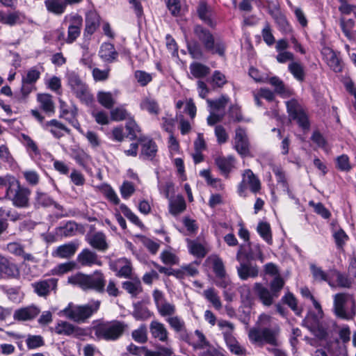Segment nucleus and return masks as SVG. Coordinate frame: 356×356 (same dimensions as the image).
Instances as JSON below:
<instances>
[{
	"label": "nucleus",
	"mask_w": 356,
	"mask_h": 356,
	"mask_svg": "<svg viewBox=\"0 0 356 356\" xmlns=\"http://www.w3.org/2000/svg\"><path fill=\"white\" fill-rule=\"evenodd\" d=\"M170 327L177 334L181 335L186 334L187 332L186 325L184 320L179 316L174 315L165 318Z\"/></svg>",
	"instance_id": "nucleus-30"
},
{
	"label": "nucleus",
	"mask_w": 356,
	"mask_h": 356,
	"mask_svg": "<svg viewBox=\"0 0 356 356\" xmlns=\"http://www.w3.org/2000/svg\"><path fill=\"white\" fill-rule=\"evenodd\" d=\"M44 5L49 13L58 15L63 14L67 7V4L63 0H45Z\"/></svg>",
	"instance_id": "nucleus-38"
},
{
	"label": "nucleus",
	"mask_w": 356,
	"mask_h": 356,
	"mask_svg": "<svg viewBox=\"0 0 356 356\" xmlns=\"http://www.w3.org/2000/svg\"><path fill=\"white\" fill-rule=\"evenodd\" d=\"M24 16L19 11H15L6 14L0 10V23L10 26H13L17 24L23 22Z\"/></svg>",
	"instance_id": "nucleus-29"
},
{
	"label": "nucleus",
	"mask_w": 356,
	"mask_h": 356,
	"mask_svg": "<svg viewBox=\"0 0 356 356\" xmlns=\"http://www.w3.org/2000/svg\"><path fill=\"white\" fill-rule=\"evenodd\" d=\"M138 140L142 145L140 156L144 159L152 160L157 152V146L155 142L145 137H140Z\"/></svg>",
	"instance_id": "nucleus-27"
},
{
	"label": "nucleus",
	"mask_w": 356,
	"mask_h": 356,
	"mask_svg": "<svg viewBox=\"0 0 356 356\" xmlns=\"http://www.w3.org/2000/svg\"><path fill=\"white\" fill-rule=\"evenodd\" d=\"M152 312L146 307L141 305L136 306L132 316L137 321H145L152 316Z\"/></svg>",
	"instance_id": "nucleus-61"
},
{
	"label": "nucleus",
	"mask_w": 356,
	"mask_h": 356,
	"mask_svg": "<svg viewBox=\"0 0 356 356\" xmlns=\"http://www.w3.org/2000/svg\"><path fill=\"white\" fill-rule=\"evenodd\" d=\"M187 49L189 54L193 59L202 60L204 58V48L197 40H192L187 42Z\"/></svg>",
	"instance_id": "nucleus-43"
},
{
	"label": "nucleus",
	"mask_w": 356,
	"mask_h": 356,
	"mask_svg": "<svg viewBox=\"0 0 356 356\" xmlns=\"http://www.w3.org/2000/svg\"><path fill=\"white\" fill-rule=\"evenodd\" d=\"M127 328L128 325L124 321L113 320L94 322L91 329L97 339L113 341L119 339Z\"/></svg>",
	"instance_id": "nucleus-2"
},
{
	"label": "nucleus",
	"mask_w": 356,
	"mask_h": 356,
	"mask_svg": "<svg viewBox=\"0 0 356 356\" xmlns=\"http://www.w3.org/2000/svg\"><path fill=\"white\" fill-rule=\"evenodd\" d=\"M127 350L131 356H165L170 353V349L161 348V345L156 346V350H152L146 346L140 347L134 343L129 345Z\"/></svg>",
	"instance_id": "nucleus-11"
},
{
	"label": "nucleus",
	"mask_w": 356,
	"mask_h": 356,
	"mask_svg": "<svg viewBox=\"0 0 356 356\" xmlns=\"http://www.w3.org/2000/svg\"><path fill=\"white\" fill-rule=\"evenodd\" d=\"M257 231L259 236L269 245L273 243L270 225L267 222H259Z\"/></svg>",
	"instance_id": "nucleus-48"
},
{
	"label": "nucleus",
	"mask_w": 356,
	"mask_h": 356,
	"mask_svg": "<svg viewBox=\"0 0 356 356\" xmlns=\"http://www.w3.org/2000/svg\"><path fill=\"white\" fill-rule=\"evenodd\" d=\"M26 343L29 350L36 349L44 345V341L40 335L29 334L26 339Z\"/></svg>",
	"instance_id": "nucleus-58"
},
{
	"label": "nucleus",
	"mask_w": 356,
	"mask_h": 356,
	"mask_svg": "<svg viewBox=\"0 0 356 356\" xmlns=\"http://www.w3.org/2000/svg\"><path fill=\"white\" fill-rule=\"evenodd\" d=\"M215 163L222 174L227 176L234 168V159L232 156H218L216 159Z\"/></svg>",
	"instance_id": "nucleus-37"
},
{
	"label": "nucleus",
	"mask_w": 356,
	"mask_h": 356,
	"mask_svg": "<svg viewBox=\"0 0 356 356\" xmlns=\"http://www.w3.org/2000/svg\"><path fill=\"white\" fill-rule=\"evenodd\" d=\"M88 243L92 248L102 252H106L108 248L106 236L102 232H97L93 234L88 238Z\"/></svg>",
	"instance_id": "nucleus-28"
},
{
	"label": "nucleus",
	"mask_w": 356,
	"mask_h": 356,
	"mask_svg": "<svg viewBox=\"0 0 356 356\" xmlns=\"http://www.w3.org/2000/svg\"><path fill=\"white\" fill-rule=\"evenodd\" d=\"M76 262L83 267L102 266L101 257L88 248L83 249L76 257Z\"/></svg>",
	"instance_id": "nucleus-12"
},
{
	"label": "nucleus",
	"mask_w": 356,
	"mask_h": 356,
	"mask_svg": "<svg viewBox=\"0 0 356 356\" xmlns=\"http://www.w3.org/2000/svg\"><path fill=\"white\" fill-rule=\"evenodd\" d=\"M289 72L298 81L302 82L305 79V72L303 65L297 61H292L288 65Z\"/></svg>",
	"instance_id": "nucleus-41"
},
{
	"label": "nucleus",
	"mask_w": 356,
	"mask_h": 356,
	"mask_svg": "<svg viewBox=\"0 0 356 356\" xmlns=\"http://www.w3.org/2000/svg\"><path fill=\"white\" fill-rule=\"evenodd\" d=\"M332 275L336 277L337 284L341 288H350L353 281L348 277V276L344 273H341L339 271H332Z\"/></svg>",
	"instance_id": "nucleus-63"
},
{
	"label": "nucleus",
	"mask_w": 356,
	"mask_h": 356,
	"mask_svg": "<svg viewBox=\"0 0 356 356\" xmlns=\"http://www.w3.org/2000/svg\"><path fill=\"white\" fill-rule=\"evenodd\" d=\"M42 113H32V115L38 122L42 124L44 128L51 132L54 137L59 138L64 135V132H70V130L63 124L56 120H51L44 122Z\"/></svg>",
	"instance_id": "nucleus-10"
},
{
	"label": "nucleus",
	"mask_w": 356,
	"mask_h": 356,
	"mask_svg": "<svg viewBox=\"0 0 356 356\" xmlns=\"http://www.w3.org/2000/svg\"><path fill=\"white\" fill-rule=\"evenodd\" d=\"M322 54L327 65L333 72L339 73L343 71V63L339 56V52L335 51L330 47H325L322 51Z\"/></svg>",
	"instance_id": "nucleus-15"
},
{
	"label": "nucleus",
	"mask_w": 356,
	"mask_h": 356,
	"mask_svg": "<svg viewBox=\"0 0 356 356\" xmlns=\"http://www.w3.org/2000/svg\"><path fill=\"white\" fill-rule=\"evenodd\" d=\"M68 282L84 291H93L98 293L105 292L106 279L104 273L96 270L92 273H77L68 277Z\"/></svg>",
	"instance_id": "nucleus-1"
},
{
	"label": "nucleus",
	"mask_w": 356,
	"mask_h": 356,
	"mask_svg": "<svg viewBox=\"0 0 356 356\" xmlns=\"http://www.w3.org/2000/svg\"><path fill=\"white\" fill-rule=\"evenodd\" d=\"M41 309L35 305H31L16 309L13 313V318L17 321H27L34 319L39 315Z\"/></svg>",
	"instance_id": "nucleus-18"
},
{
	"label": "nucleus",
	"mask_w": 356,
	"mask_h": 356,
	"mask_svg": "<svg viewBox=\"0 0 356 356\" xmlns=\"http://www.w3.org/2000/svg\"><path fill=\"white\" fill-rule=\"evenodd\" d=\"M75 96L80 100V102L88 107H92L95 103V98L88 85L81 90L76 92Z\"/></svg>",
	"instance_id": "nucleus-44"
},
{
	"label": "nucleus",
	"mask_w": 356,
	"mask_h": 356,
	"mask_svg": "<svg viewBox=\"0 0 356 356\" xmlns=\"http://www.w3.org/2000/svg\"><path fill=\"white\" fill-rule=\"evenodd\" d=\"M191 74L196 79L206 77L210 73V68L200 63L193 62L189 66Z\"/></svg>",
	"instance_id": "nucleus-40"
},
{
	"label": "nucleus",
	"mask_w": 356,
	"mask_h": 356,
	"mask_svg": "<svg viewBox=\"0 0 356 356\" xmlns=\"http://www.w3.org/2000/svg\"><path fill=\"white\" fill-rule=\"evenodd\" d=\"M225 341L228 349L232 353L238 356L245 355L246 352L245 348L240 345L239 342L234 335L225 339Z\"/></svg>",
	"instance_id": "nucleus-45"
},
{
	"label": "nucleus",
	"mask_w": 356,
	"mask_h": 356,
	"mask_svg": "<svg viewBox=\"0 0 356 356\" xmlns=\"http://www.w3.org/2000/svg\"><path fill=\"white\" fill-rule=\"evenodd\" d=\"M198 17L202 20L206 24L210 27H214L215 24L211 18L209 10L204 3H201L197 9Z\"/></svg>",
	"instance_id": "nucleus-54"
},
{
	"label": "nucleus",
	"mask_w": 356,
	"mask_h": 356,
	"mask_svg": "<svg viewBox=\"0 0 356 356\" xmlns=\"http://www.w3.org/2000/svg\"><path fill=\"white\" fill-rule=\"evenodd\" d=\"M228 102V97L224 95H221L219 98L207 100L209 106L213 110L224 109L227 106Z\"/></svg>",
	"instance_id": "nucleus-60"
},
{
	"label": "nucleus",
	"mask_w": 356,
	"mask_h": 356,
	"mask_svg": "<svg viewBox=\"0 0 356 356\" xmlns=\"http://www.w3.org/2000/svg\"><path fill=\"white\" fill-rule=\"evenodd\" d=\"M246 259L249 261L251 260L259 259L261 262L263 261V254L259 244L252 245L249 243V250L246 252H243Z\"/></svg>",
	"instance_id": "nucleus-52"
},
{
	"label": "nucleus",
	"mask_w": 356,
	"mask_h": 356,
	"mask_svg": "<svg viewBox=\"0 0 356 356\" xmlns=\"http://www.w3.org/2000/svg\"><path fill=\"white\" fill-rule=\"evenodd\" d=\"M193 33L206 52L220 57L225 55V42L220 38L216 39L209 29L197 24L193 28Z\"/></svg>",
	"instance_id": "nucleus-4"
},
{
	"label": "nucleus",
	"mask_w": 356,
	"mask_h": 356,
	"mask_svg": "<svg viewBox=\"0 0 356 356\" xmlns=\"http://www.w3.org/2000/svg\"><path fill=\"white\" fill-rule=\"evenodd\" d=\"M54 330L58 334L70 336L78 334L81 330L69 322L60 321L57 323Z\"/></svg>",
	"instance_id": "nucleus-31"
},
{
	"label": "nucleus",
	"mask_w": 356,
	"mask_h": 356,
	"mask_svg": "<svg viewBox=\"0 0 356 356\" xmlns=\"http://www.w3.org/2000/svg\"><path fill=\"white\" fill-rule=\"evenodd\" d=\"M19 275L20 272L17 265L0 254V280L19 278Z\"/></svg>",
	"instance_id": "nucleus-14"
},
{
	"label": "nucleus",
	"mask_w": 356,
	"mask_h": 356,
	"mask_svg": "<svg viewBox=\"0 0 356 356\" xmlns=\"http://www.w3.org/2000/svg\"><path fill=\"white\" fill-rule=\"evenodd\" d=\"M290 122H296L303 130H308L310 127L309 118L306 113H289Z\"/></svg>",
	"instance_id": "nucleus-39"
},
{
	"label": "nucleus",
	"mask_w": 356,
	"mask_h": 356,
	"mask_svg": "<svg viewBox=\"0 0 356 356\" xmlns=\"http://www.w3.org/2000/svg\"><path fill=\"white\" fill-rule=\"evenodd\" d=\"M204 298L209 301L215 309L219 310L222 308V303L216 290L213 288H209L203 292Z\"/></svg>",
	"instance_id": "nucleus-56"
},
{
	"label": "nucleus",
	"mask_w": 356,
	"mask_h": 356,
	"mask_svg": "<svg viewBox=\"0 0 356 356\" xmlns=\"http://www.w3.org/2000/svg\"><path fill=\"white\" fill-rule=\"evenodd\" d=\"M125 127L131 140L138 139L141 137L140 136L141 131L140 128L134 120L129 118L126 122Z\"/></svg>",
	"instance_id": "nucleus-55"
},
{
	"label": "nucleus",
	"mask_w": 356,
	"mask_h": 356,
	"mask_svg": "<svg viewBox=\"0 0 356 356\" xmlns=\"http://www.w3.org/2000/svg\"><path fill=\"white\" fill-rule=\"evenodd\" d=\"M122 288L127 291L132 297H136L143 291L140 281H126L122 283Z\"/></svg>",
	"instance_id": "nucleus-51"
},
{
	"label": "nucleus",
	"mask_w": 356,
	"mask_h": 356,
	"mask_svg": "<svg viewBox=\"0 0 356 356\" xmlns=\"http://www.w3.org/2000/svg\"><path fill=\"white\" fill-rule=\"evenodd\" d=\"M119 53L111 42H103L101 44L99 56L104 62L112 63L118 60Z\"/></svg>",
	"instance_id": "nucleus-24"
},
{
	"label": "nucleus",
	"mask_w": 356,
	"mask_h": 356,
	"mask_svg": "<svg viewBox=\"0 0 356 356\" xmlns=\"http://www.w3.org/2000/svg\"><path fill=\"white\" fill-rule=\"evenodd\" d=\"M218 325L222 332L224 340L233 336L234 330V325L233 323L225 320H220L218 322Z\"/></svg>",
	"instance_id": "nucleus-64"
},
{
	"label": "nucleus",
	"mask_w": 356,
	"mask_h": 356,
	"mask_svg": "<svg viewBox=\"0 0 356 356\" xmlns=\"http://www.w3.org/2000/svg\"><path fill=\"white\" fill-rule=\"evenodd\" d=\"M243 253V248L241 246L236 254V259L240 261V264L236 267L237 273L240 279L246 280L248 278H254L258 276L259 269L254 265H252L248 262H243L241 261V256Z\"/></svg>",
	"instance_id": "nucleus-13"
},
{
	"label": "nucleus",
	"mask_w": 356,
	"mask_h": 356,
	"mask_svg": "<svg viewBox=\"0 0 356 356\" xmlns=\"http://www.w3.org/2000/svg\"><path fill=\"white\" fill-rule=\"evenodd\" d=\"M79 246V243L76 241L60 245L53 250L52 256L60 259H70L75 254Z\"/></svg>",
	"instance_id": "nucleus-21"
},
{
	"label": "nucleus",
	"mask_w": 356,
	"mask_h": 356,
	"mask_svg": "<svg viewBox=\"0 0 356 356\" xmlns=\"http://www.w3.org/2000/svg\"><path fill=\"white\" fill-rule=\"evenodd\" d=\"M152 296L158 312L162 317L168 318L175 314L177 311L175 305L166 300L161 291L154 290Z\"/></svg>",
	"instance_id": "nucleus-9"
},
{
	"label": "nucleus",
	"mask_w": 356,
	"mask_h": 356,
	"mask_svg": "<svg viewBox=\"0 0 356 356\" xmlns=\"http://www.w3.org/2000/svg\"><path fill=\"white\" fill-rule=\"evenodd\" d=\"M158 188L160 193L163 195L167 199L170 198V194L174 193V184L169 179L163 181L158 178Z\"/></svg>",
	"instance_id": "nucleus-57"
},
{
	"label": "nucleus",
	"mask_w": 356,
	"mask_h": 356,
	"mask_svg": "<svg viewBox=\"0 0 356 356\" xmlns=\"http://www.w3.org/2000/svg\"><path fill=\"white\" fill-rule=\"evenodd\" d=\"M30 193V190L22 187L15 178L12 179V181L10 182V186L6 190V195L12 200L13 204L17 207L28 206Z\"/></svg>",
	"instance_id": "nucleus-7"
},
{
	"label": "nucleus",
	"mask_w": 356,
	"mask_h": 356,
	"mask_svg": "<svg viewBox=\"0 0 356 356\" xmlns=\"http://www.w3.org/2000/svg\"><path fill=\"white\" fill-rule=\"evenodd\" d=\"M149 332L154 339L164 343L165 346L170 345L169 332L163 323L152 321L149 324Z\"/></svg>",
	"instance_id": "nucleus-16"
},
{
	"label": "nucleus",
	"mask_w": 356,
	"mask_h": 356,
	"mask_svg": "<svg viewBox=\"0 0 356 356\" xmlns=\"http://www.w3.org/2000/svg\"><path fill=\"white\" fill-rule=\"evenodd\" d=\"M110 268L115 272L119 277H129L132 272L131 261L124 257L111 261Z\"/></svg>",
	"instance_id": "nucleus-17"
},
{
	"label": "nucleus",
	"mask_w": 356,
	"mask_h": 356,
	"mask_svg": "<svg viewBox=\"0 0 356 356\" xmlns=\"http://www.w3.org/2000/svg\"><path fill=\"white\" fill-rule=\"evenodd\" d=\"M161 261L165 265L173 266L179 264V257L170 250H163L160 254Z\"/></svg>",
	"instance_id": "nucleus-62"
},
{
	"label": "nucleus",
	"mask_w": 356,
	"mask_h": 356,
	"mask_svg": "<svg viewBox=\"0 0 356 356\" xmlns=\"http://www.w3.org/2000/svg\"><path fill=\"white\" fill-rule=\"evenodd\" d=\"M189 252L197 258L205 257L207 252L204 247L196 241L187 239Z\"/></svg>",
	"instance_id": "nucleus-50"
},
{
	"label": "nucleus",
	"mask_w": 356,
	"mask_h": 356,
	"mask_svg": "<svg viewBox=\"0 0 356 356\" xmlns=\"http://www.w3.org/2000/svg\"><path fill=\"white\" fill-rule=\"evenodd\" d=\"M310 269L312 273L314 278L319 282H326L331 286L333 287L334 285L332 281L330 279L329 274L325 272L321 268L315 266L314 264H312L310 266Z\"/></svg>",
	"instance_id": "nucleus-47"
},
{
	"label": "nucleus",
	"mask_w": 356,
	"mask_h": 356,
	"mask_svg": "<svg viewBox=\"0 0 356 356\" xmlns=\"http://www.w3.org/2000/svg\"><path fill=\"white\" fill-rule=\"evenodd\" d=\"M271 15L280 31L287 32L290 30V25L284 14L278 10Z\"/></svg>",
	"instance_id": "nucleus-59"
},
{
	"label": "nucleus",
	"mask_w": 356,
	"mask_h": 356,
	"mask_svg": "<svg viewBox=\"0 0 356 356\" xmlns=\"http://www.w3.org/2000/svg\"><path fill=\"white\" fill-rule=\"evenodd\" d=\"M97 98L98 102L106 109H111L116 104L115 99L111 92L99 91Z\"/></svg>",
	"instance_id": "nucleus-42"
},
{
	"label": "nucleus",
	"mask_w": 356,
	"mask_h": 356,
	"mask_svg": "<svg viewBox=\"0 0 356 356\" xmlns=\"http://www.w3.org/2000/svg\"><path fill=\"white\" fill-rule=\"evenodd\" d=\"M234 147L241 156H247L249 154V144L245 131L241 128L236 130L234 138Z\"/></svg>",
	"instance_id": "nucleus-23"
},
{
	"label": "nucleus",
	"mask_w": 356,
	"mask_h": 356,
	"mask_svg": "<svg viewBox=\"0 0 356 356\" xmlns=\"http://www.w3.org/2000/svg\"><path fill=\"white\" fill-rule=\"evenodd\" d=\"M100 305L101 301L98 300H92L84 305L70 302L60 313L74 322L84 323L98 312Z\"/></svg>",
	"instance_id": "nucleus-3"
},
{
	"label": "nucleus",
	"mask_w": 356,
	"mask_h": 356,
	"mask_svg": "<svg viewBox=\"0 0 356 356\" xmlns=\"http://www.w3.org/2000/svg\"><path fill=\"white\" fill-rule=\"evenodd\" d=\"M66 79L67 84L74 94L87 86V84L81 79L79 74L74 71L68 72L66 74Z\"/></svg>",
	"instance_id": "nucleus-35"
},
{
	"label": "nucleus",
	"mask_w": 356,
	"mask_h": 356,
	"mask_svg": "<svg viewBox=\"0 0 356 356\" xmlns=\"http://www.w3.org/2000/svg\"><path fill=\"white\" fill-rule=\"evenodd\" d=\"M35 204L37 207H48L54 206L56 209L63 211V207L56 203L48 194L38 191L35 196Z\"/></svg>",
	"instance_id": "nucleus-32"
},
{
	"label": "nucleus",
	"mask_w": 356,
	"mask_h": 356,
	"mask_svg": "<svg viewBox=\"0 0 356 356\" xmlns=\"http://www.w3.org/2000/svg\"><path fill=\"white\" fill-rule=\"evenodd\" d=\"M58 280L49 278L40 280L32 284L34 291L41 297H46L51 291H55L57 287Z\"/></svg>",
	"instance_id": "nucleus-20"
},
{
	"label": "nucleus",
	"mask_w": 356,
	"mask_h": 356,
	"mask_svg": "<svg viewBox=\"0 0 356 356\" xmlns=\"http://www.w3.org/2000/svg\"><path fill=\"white\" fill-rule=\"evenodd\" d=\"M339 25L343 33L347 39L350 41L353 40L354 39V35L352 29L355 27V21L353 19H346L344 17H341L339 19Z\"/></svg>",
	"instance_id": "nucleus-46"
},
{
	"label": "nucleus",
	"mask_w": 356,
	"mask_h": 356,
	"mask_svg": "<svg viewBox=\"0 0 356 356\" xmlns=\"http://www.w3.org/2000/svg\"><path fill=\"white\" fill-rule=\"evenodd\" d=\"M169 200V212L173 215L177 216L182 213L186 207V202L182 195H177L171 197Z\"/></svg>",
	"instance_id": "nucleus-33"
},
{
	"label": "nucleus",
	"mask_w": 356,
	"mask_h": 356,
	"mask_svg": "<svg viewBox=\"0 0 356 356\" xmlns=\"http://www.w3.org/2000/svg\"><path fill=\"white\" fill-rule=\"evenodd\" d=\"M95 121L102 125L108 124L111 121H122L127 118V113H92Z\"/></svg>",
	"instance_id": "nucleus-22"
},
{
	"label": "nucleus",
	"mask_w": 356,
	"mask_h": 356,
	"mask_svg": "<svg viewBox=\"0 0 356 356\" xmlns=\"http://www.w3.org/2000/svg\"><path fill=\"white\" fill-rule=\"evenodd\" d=\"M243 183L248 184L253 193H258L261 189L260 181L251 170H245L243 174Z\"/></svg>",
	"instance_id": "nucleus-34"
},
{
	"label": "nucleus",
	"mask_w": 356,
	"mask_h": 356,
	"mask_svg": "<svg viewBox=\"0 0 356 356\" xmlns=\"http://www.w3.org/2000/svg\"><path fill=\"white\" fill-rule=\"evenodd\" d=\"M100 24V16L95 10H90L86 15V26L83 37L90 40L91 35L97 31Z\"/></svg>",
	"instance_id": "nucleus-19"
},
{
	"label": "nucleus",
	"mask_w": 356,
	"mask_h": 356,
	"mask_svg": "<svg viewBox=\"0 0 356 356\" xmlns=\"http://www.w3.org/2000/svg\"><path fill=\"white\" fill-rule=\"evenodd\" d=\"M333 312L341 319L353 320L356 315V302L353 297L346 293H339L334 296Z\"/></svg>",
	"instance_id": "nucleus-6"
},
{
	"label": "nucleus",
	"mask_w": 356,
	"mask_h": 356,
	"mask_svg": "<svg viewBox=\"0 0 356 356\" xmlns=\"http://www.w3.org/2000/svg\"><path fill=\"white\" fill-rule=\"evenodd\" d=\"M281 329L278 324L270 325L268 327L252 328L248 337L252 343L259 346L268 344L277 347L281 344L280 340Z\"/></svg>",
	"instance_id": "nucleus-5"
},
{
	"label": "nucleus",
	"mask_w": 356,
	"mask_h": 356,
	"mask_svg": "<svg viewBox=\"0 0 356 356\" xmlns=\"http://www.w3.org/2000/svg\"><path fill=\"white\" fill-rule=\"evenodd\" d=\"M266 83L273 87V92L281 97H288L291 95V89L277 76H268Z\"/></svg>",
	"instance_id": "nucleus-26"
},
{
	"label": "nucleus",
	"mask_w": 356,
	"mask_h": 356,
	"mask_svg": "<svg viewBox=\"0 0 356 356\" xmlns=\"http://www.w3.org/2000/svg\"><path fill=\"white\" fill-rule=\"evenodd\" d=\"M81 18L80 17H74L72 22L68 27L67 43H72L79 35L81 33Z\"/></svg>",
	"instance_id": "nucleus-36"
},
{
	"label": "nucleus",
	"mask_w": 356,
	"mask_h": 356,
	"mask_svg": "<svg viewBox=\"0 0 356 356\" xmlns=\"http://www.w3.org/2000/svg\"><path fill=\"white\" fill-rule=\"evenodd\" d=\"M254 290L261 302L265 306H270L274 302V299L277 297L274 296V293L271 290L263 286L261 283H255L254 285Z\"/></svg>",
	"instance_id": "nucleus-25"
},
{
	"label": "nucleus",
	"mask_w": 356,
	"mask_h": 356,
	"mask_svg": "<svg viewBox=\"0 0 356 356\" xmlns=\"http://www.w3.org/2000/svg\"><path fill=\"white\" fill-rule=\"evenodd\" d=\"M99 191L115 205L120 203V199L113 188L108 184H102L99 187Z\"/></svg>",
	"instance_id": "nucleus-53"
},
{
	"label": "nucleus",
	"mask_w": 356,
	"mask_h": 356,
	"mask_svg": "<svg viewBox=\"0 0 356 356\" xmlns=\"http://www.w3.org/2000/svg\"><path fill=\"white\" fill-rule=\"evenodd\" d=\"M37 100L43 111H54V105L51 95L47 93L38 94Z\"/></svg>",
	"instance_id": "nucleus-49"
},
{
	"label": "nucleus",
	"mask_w": 356,
	"mask_h": 356,
	"mask_svg": "<svg viewBox=\"0 0 356 356\" xmlns=\"http://www.w3.org/2000/svg\"><path fill=\"white\" fill-rule=\"evenodd\" d=\"M323 316L324 314L320 316L318 312H309L304 321L306 327L320 339H324L327 336V329L321 323Z\"/></svg>",
	"instance_id": "nucleus-8"
}]
</instances>
